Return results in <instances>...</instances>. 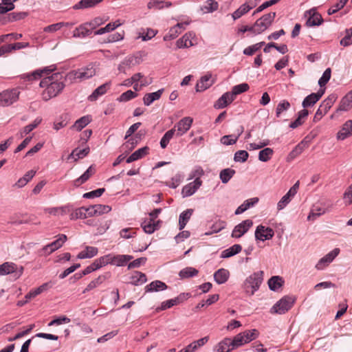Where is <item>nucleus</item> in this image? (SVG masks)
I'll use <instances>...</instances> for the list:
<instances>
[{
	"label": "nucleus",
	"mask_w": 352,
	"mask_h": 352,
	"mask_svg": "<svg viewBox=\"0 0 352 352\" xmlns=\"http://www.w3.org/2000/svg\"><path fill=\"white\" fill-rule=\"evenodd\" d=\"M202 181L200 178H196L193 182L184 186L182 190V194L184 197L192 195L201 186Z\"/></svg>",
	"instance_id": "15"
},
{
	"label": "nucleus",
	"mask_w": 352,
	"mask_h": 352,
	"mask_svg": "<svg viewBox=\"0 0 352 352\" xmlns=\"http://www.w3.org/2000/svg\"><path fill=\"white\" fill-rule=\"evenodd\" d=\"M241 333L242 334L246 344L257 338L259 334L258 331L255 329L246 330Z\"/></svg>",
	"instance_id": "46"
},
{
	"label": "nucleus",
	"mask_w": 352,
	"mask_h": 352,
	"mask_svg": "<svg viewBox=\"0 0 352 352\" xmlns=\"http://www.w3.org/2000/svg\"><path fill=\"white\" fill-rule=\"evenodd\" d=\"M263 272L259 271L254 272L249 276L244 282V287L246 292H250L249 288L251 289L250 295H253L256 292L263 282Z\"/></svg>",
	"instance_id": "2"
},
{
	"label": "nucleus",
	"mask_w": 352,
	"mask_h": 352,
	"mask_svg": "<svg viewBox=\"0 0 352 352\" xmlns=\"http://www.w3.org/2000/svg\"><path fill=\"white\" fill-rule=\"evenodd\" d=\"M141 227L143 230L147 234H152L155 230H157V226H155L154 221L153 219H146L144 220L141 223Z\"/></svg>",
	"instance_id": "43"
},
{
	"label": "nucleus",
	"mask_w": 352,
	"mask_h": 352,
	"mask_svg": "<svg viewBox=\"0 0 352 352\" xmlns=\"http://www.w3.org/2000/svg\"><path fill=\"white\" fill-rule=\"evenodd\" d=\"M103 0H80L78 3L73 6L74 10L87 9L93 8Z\"/></svg>",
	"instance_id": "32"
},
{
	"label": "nucleus",
	"mask_w": 352,
	"mask_h": 352,
	"mask_svg": "<svg viewBox=\"0 0 352 352\" xmlns=\"http://www.w3.org/2000/svg\"><path fill=\"white\" fill-rule=\"evenodd\" d=\"M27 16V13L24 12H12L6 16L5 19L6 22H13L24 19Z\"/></svg>",
	"instance_id": "49"
},
{
	"label": "nucleus",
	"mask_w": 352,
	"mask_h": 352,
	"mask_svg": "<svg viewBox=\"0 0 352 352\" xmlns=\"http://www.w3.org/2000/svg\"><path fill=\"white\" fill-rule=\"evenodd\" d=\"M294 303V298L292 296H284L279 300L271 309V313L284 314L288 311Z\"/></svg>",
	"instance_id": "5"
},
{
	"label": "nucleus",
	"mask_w": 352,
	"mask_h": 352,
	"mask_svg": "<svg viewBox=\"0 0 352 352\" xmlns=\"http://www.w3.org/2000/svg\"><path fill=\"white\" fill-rule=\"evenodd\" d=\"M19 94L20 91L18 89H8L0 93V106L11 105L18 100Z\"/></svg>",
	"instance_id": "7"
},
{
	"label": "nucleus",
	"mask_w": 352,
	"mask_h": 352,
	"mask_svg": "<svg viewBox=\"0 0 352 352\" xmlns=\"http://www.w3.org/2000/svg\"><path fill=\"white\" fill-rule=\"evenodd\" d=\"M164 92V89H160L155 92L146 94L143 97V103L146 106H150L154 101L159 100Z\"/></svg>",
	"instance_id": "25"
},
{
	"label": "nucleus",
	"mask_w": 352,
	"mask_h": 352,
	"mask_svg": "<svg viewBox=\"0 0 352 352\" xmlns=\"http://www.w3.org/2000/svg\"><path fill=\"white\" fill-rule=\"evenodd\" d=\"M234 98L230 93V91H228L225 94H223L214 103V107L215 109H223L226 107H227L228 104L231 103L232 101H234Z\"/></svg>",
	"instance_id": "19"
},
{
	"label": "nucleus",
	"mask_w": 352,
	"mask_h": 352,
	"mask_svg": "<svg viewBox=\"0 0 352 352\" xmlns=\"http://www.w3.org/2000/svg\"><path fill=\"white\" fill-rule=\"evenodd\" d=\"M70 120V116L68 113H64L60 116L58 120L54 123V129L56 131L67 125Z\"/></svg>",
	"instance_id": "39"
},
{
	"label": "nucleus",
	"mask_w": 352,
	"mask_h": 352,
	"mask_svg": "<svg viewBox=\"0 0 352 352\" xmlns=\"http://www.w3.org/2000/svg\"><path fill=\"white\" fill-rule=\"evenodd\" d=\"M231 343H232V347L234 349L246 344L245 342V340L241 333L237 334L236 336H235L234 337V338L232 340H231Z\"/></svg>",
	"instance_id": "59"
},
{
	"label": "nucleus",
	"mask_w": 352,
	"mask_h": 352,
	"mask_svg": "<svg viewBox=\"0 0 352 352\" xmlns=\"http://www.w3.org/2000/svg\"><path fill=\"white\" fill-rule=\"evenodd\" d=\"M327 211V208L325 204L322 203L320 205H314L311 208L308 217L307 219L309 221H314L320 215L324 214Z\"/></svg>",
	"instance_id": "16"
},
{
	"label": "nucleus",
	"mask_w": 352,
	"mask_h": 352,
	"mask_svg": "<svg viewBox=\"0 0 352 352\" xmlns=\"http://www.w3.org/2000/svg\"><path fill=\"white\" fill-rule=\"evenodd\" d=\"M96 74L95 69L92 65H89L87 67H82L78 70H74L69 72L67 74V78L69 80H75L79 78L80 80H86L92 76Z\"/></svg>",
	"instance_id": "4"
},
{
	"label": "nucleus",
	"mask_w": 352,
	"mask_h": 352,
	"mask_svg": "<svg viewBox=\"0 0 352 352\" xmlns=\"http://www.w3.org/2000/svg\"><path fill=\"white\" fill-rule=\"evenodd\" d=\"M188 23H179L173 28H171L168 34L164 36V41H170L175 38L182 32V30L185 28V25Z\"/></svg>",
	"instance_id": "20"
},
{
	"label": "nucleus",
	"mask_w": 352,
	"mask_h": 352,
	"mask_svg": "<svg viewBox=\"0 0 352 352\" xmlns=\"http://www.w3.org/2000/svg\"><path fill=\"white\" fill-rule=\"evenodd\" d=\"M229 276V271L224 268L218 270L214 274V279L215 282L219 285L225 283L228 280Z\"/></svg>",
	"instance_id": "26"
},
{
	"label": "nucleus",
	"mask_w": 352,
	"mask_h": 352,
	"mask_svg": "<svg viewBox=\"0 0 352 352\" xmlns=\"http://www.w3.org/2000/svg\"><path fill=\"white\" fill-rule=\"evenodd\" d=\"M309 14V17L306 21L307 26H318L322 23V17L320 14L316 12L315 8L307 11L306 14Z\"/></svg>",
	"instance_id": "14"
},
{
	"label": "nucleus",
	"mask_w": 352,
	"mask_h": 352,
	"mask_svg": "<svg viewBox=\"0 0 352 352\" xmlns=\"http://www.w3.org/2000/svg\"><path fill=\"white\" fill-rule=\"evenodd\" d=\"M190 34L188 35L186 34L181 38L178 39L176 42L177 48L189 47L192 45V41L190 40Z\"/></svg>",
	"instance_id": "48"
},
{
	"label": "nucleus",
	"mask_w": 352,
	"mask_h": 352,
	"mask_svg": "<svg viewBox=\"0 0 352 352\" xmlns=\"http://www.w3.org/2000/svg\"><path fill=\"white\" fill-rule=\"evenodd\" d=\"M133 256L131 255L118 254L113 255V265L117 266H123L127 263L129 261L133 259Z\"/></svg>",
	"instance_id": "37"
},
{
	"label": "nucleus",
	"mask_w": 352,
	"mask_h": 352,
	"mask_svg": "<svg viewBox=\"0 0 352 352\" xmlns=\"http://www.w3.org/2000/svg\"><path fill=\"white\" fill-rule=\"evenodd\" d=\"M138 96V94L135 91H133L131 90H128L124 93H122L120 98H118L120 102H127L133 98H135Z\"/></svg>",
	"instance_id": "60"
},
{
	"label": "nucleus",
	"mask_w": 352,
	"mask_h": 352,
	"mask_svg": "<svg viewBox=\"0 0 352 352\" xmlns=\"http://www.w3.org/2000/svg\"><path fill=\"white\" fill-rule=\"evenodd\" d=\"M273 153L274 151L272 148H265L259 152L258 160L261 162H266L270 160Z\"/></svg>",
	"instance_id": "50"
},
{
	"label": "nucleus",
	"mask_w": 352,
	"mask_h": 352,
	"mask_svg": "<svg viewBox=\"0 0 352 352\" xmlns=\"http://www.w3.org/2000/svg\"><path fill=\"white\" fill-rule=\"evenodd\" d=\"M231 339L225 338L213 347V352H230L233 350Z\"/></svg>",
	"instance_id": "17"
},
{
	"label": "nucleus",
	"mask_w": 352,
	"mask_h": 352,
	"mask_svg": "<svg viewBox=\"0 0 352 352\" xmlns=\"http://www.w3.org/2000/svg\"><path fill=\"white\" fill-rule=\"evenodd\" d=\"M318 100L314 93L307 96L302 101V105L304 108H307L314 106Z\"/></svg>",
	"instance_id": "54"
},
{
	"label": "nucleus",
	"mask_w": 352,
	"mask_h": 352,
	"mask_svg": "<svg viewBox=\"0 0 352 352\" xmlns=\"http://www.w3.org/2000/svg\"><path fill=\"white\" fill-rule=\"evenodd\" d=\"M193 119L190 117H184L180 120L174 126L176 129V135L180 137L186 133L191 127Z\"/></svg>",
	"instance_id": "12"
},
{
	"label": "nucleus",
	"mask_w": 352,
	"mask_h": 352,
	"mask_svg": "<svg viewBox=\"0 0 352 352\" xmlns=\"http://www.w3.org/2000/svg\"><path fill=\"white\" fill-rule=\"evenodd\" d=\"M274 235V232L271 228H266L262 225L257 226L255 231V238L256 240L264 241L271 239Z\"/></svg>",
	"instance_id": "13"
},
{
	"label": "nucleus",
	"mask_w": 352,
	"mask_h": 352,
	"mask_svg": "<svg viewBox=\"0 0 352 352\" xmlns=\"http://www.w3.org/2000/svg\"><path fill=\"white\" fill-rule=\"evenodd\" d=\"M331 70L330 68H327L323 72L321 78L318 80V85L322 87L324 86L331 78Z\"/></svg>",
	"instance_id": "61"
},
{
	"label": "nucleus",
	"mask_w": 352,
	"mask_h": 352,
	"mask_svg": "<svg viewBox=\"0 0 352 352\" xmlns=\"http://www.w3.org/2000/svg\"><path fill=\"white\" fill-rule=\"evenodd\" d=\"M175 131L176 129H171L165 133L160 140V146L162 148H165L167 146L170 140L173 138Z\"/></svg>",
	"instance_id": "47"
},
{
	"label": "nucleus",
	"mask_w": 352,
	"mask_h": 352,
	"mask_svg": "<svg viewBox=\"0 0 352 352\" xmlns=\"http://www.w3.org/2000/svg\"><path fill=\"white\" fill-rule=\"evenodd\" d=\"M120 236L124 239H129L136 236V232L132 228H123L120 231Z\"/></svg>",
	"instance_id": "55"
},
{
	"label": "nucleus",
	"mask_w": 352,
	"mask_h": 352,
	"mask_svg": "<svg viewBox=\"0 0 352 352\" xmlns=\"http://www.w3.org/2000/svg\"><path fill=\"white\" fill-rule=\"evenodd\" d=\"M352 135V120L346 121L342 126L341 130L337 134V138L344 140Z\"/></svg>",
	"instance_id": "22"
},
{
	"label": "nucleus",
	"mask_w": 352,
	"mask_h": 352,
	"mask_svg": "<svg viewBox=\"0 0 352 352\" xmlns=\"http://www.w3.org/2000/svg\"><path fill=\"white\" fill-rule=\"evenodd\" d=\"M345 33V36L340 41V45L346 47L352 44V27L346 29Z\"/></svg>",
	"instance_id": "53"
},
{
	"label": "nucleus",
	"mask_w": 352,
	"mask_h": 352,
	"mask_svg": "<svg viewBox=\"0 0 352 352\" xmlns=\"http://www.w3.org/2000/svg\"><path fill=\"white\" fill-rule=\"evenodd\" d=\"M249 154L246 151L240 150L234 153V160L236 162H245L247 161Z\"/></svg>",
	"instance_id": "56"
},
{
	"label": "nucleus",
	"mask_w": 352,
	"mask_h": 352,
	"mask_svg": "<svg viewBox=\"0 0 352 352\" xmlns=\"http://www.w3.org/2000/svg\"><path fill=\"white\" fill-rule=\"evenodd\" d=\"M258 201L259 199L258 197H253L245 200L241 206H239L236 209L234 214L236 215L242 214L248 209L254 206L258 202Z\"/></svg>",
	"instance_id": "23"
},
{
	"label": "nucleus",
	"mask_w": 352,
	"mask_h": 352,
	"mask_svg": "<svg viewBox=\"0 0 352 352\" xmlns=\"http://www.w3.org/2000/svg\"><path fill=\"white\" fill-rule=\"evenodd\" d=\"M146 276L144 273L135 271L130 277V283L133 285H140L146 283Z\"/></svg>",
	"instance_id": "36"
},
{
	"label": "nucleus",
	"mask_w": 352,
	"mask_h": 352,
	"mask_svg": "<svg viewBox=\"0 0 352 352\" xmlns=\"http://www.w3.org/2000/svg\"><path fill=\"white\" fill-rule=\"evenodd\" d=\"M253 226V222L250 219H246L236 225L231 234L232 238L239 239L244 235L249 229Z\"/></svg>",
	"instance_id": "10"
},
{
	"label": "nucleus",
	"mask_w": 352,
	"mask_h": 352,
	"mask_svg": "<svg viewBox=\"0 0 352 352\" xmlns=\"http://www.w3.org/2000/svg\"><path fill=\"white\" fill-rule=\"evenodd\" d=\"M336 100L337 96L336 94H331L322 101L315 113L314 122L319 121L327 113Z\"/></svg>",
	"instance_id": "6"
},
{
	"label": "nucleus",
	"mask_w": 352,
	"mask_h": 352,
	"mask_svg": "<svg viewBox=\"0 0 352 352\" xmlns=\"http://www.w3.org/2000/svg\"><path fill=\"white\" fill-rule=\"evenodd\" d=\"M96 216L108 213L111 211V208L108 205L96 204L94 205Z\"/></svg>",
	"instance_id": "62"
},
{
	"label": "nucleus",
	"mask_w": 352,
	"mask_h": 352,
	"mask_svg": "<svg viewBox=\"0 0 352 352\" xmlns=\"http://www.w3.org/2000/svg\"><path fill=\"white\" fill-rule=\"evenodd\" d=\"M193 213L192 209H187L183 211L179 217V228L180 230H183L190 220Z\"/></svg>",
	"instance_id": "33"
},
{
	"label": "nucleus",
	"mask_w": 352,
	"mask_h": 352,
	"mask_svg": "<svg viewBox=\"0 0 352 352\" xmlns=\"http://www.w3.org/2000/svg\"><path fill=\"white\" fill-rule=\"evenodd\" d=\"M105 191L104 188H98L95 190H92L91 192H86L83 195V197L86 199H92L95 197H100L103 192Z\"/></svg>",
	"instance_id": "63"
},
{
	"label": "nucleus",
	"mask_w": 352,
	"mask_h": 352,
	"mask_svg": "<svg viewBox=\"0 0 352 352\" xmlns=\"http://www.w3.org/2000/svg\"><path fill=\"white\" fill-rule=\"evenodd\" d=\"M91 118L89 116H85L77 120L75 123L72 126V129H76L77 131H81L90 122Z\"/></svg>",
	"instance_id": "38"
},
{
	"label": "nucleus",
	"mask_w": 352,
	"mask_h": 352,
	"mask_svg": "<svg viewBox=\"0 0 352 352\" xmlns=\"http://www.w3.org/2000/svg\"><path fill=\"white\" fill-rule=\"evenodd\" d=\"M239 139V135L234 134L224 135L221 138V143L224 145H232L235 144Z\"/></svg>",
	"instance_id": "57"
},
{
	"label": "nucleus",
	"mask_w": 352,
	"mask_h": 352,
	"mask_svg": "<svg viewBox=\"0 0 352 352\" xmlns=\"http://www.w3.org/2000/svg\"><path fill=\"white\" fill-rule=\"evenodd\" d=\"M340 252V250L339 248H334L332 251L329 252L318 261L316 265V268L318 270H324L335 259V258L339 254Z\"/></svg>",
	"instance_id": "11"
},
{
	"label": "nucleus",
	"mask_w": 352,
	"mask_h": 352,
	"mask_svg": "<svg viewBox=\"0 0 352 352\" xmlns=\"http://www.w3.org/2000/svg\"><path fill=\"white\" fill-rule=\"evenodd\" d=\"M145 292H155L167 289V285L162 281L154 280L145 287Z\"/></svg>",
	"instance_id": "29"
},
{
	"label": "nucleus",
	"mask_w": 352,
	"mask_h": 352,
	"mask_svg": "<svg viewBox=\"0 0 352 352\" xmlns=\"http://www.w3.org/2000/svg\"><path fill=\"white\" fill-rule=\"evenodd\" d=\"M56 69L55 65L38 69L30 74L21 75V78L28 81L38 79L42 76H47L40 82V87L45 88L42 93V98L47 101L50 99L58 96L65 87V80L67 75L64 76L61 72H56L48 76L51 72Z\"/></svg>",
	"instance_id": "1"
},
{
	"label": "nucleus",
	"mask_w": 352,
	"mask_h": 352,
	"mask_svg": "<svg viewBox=\"0 0 352 352\" xmlns=\"http://www.w3.org/2000/svg\"><path fill=\"white\" fill-rule=\"evenodd\" d=\"M198 272V270L195 268L192 267H187L182 269L179 272V276L182 279L188 278L197 276Z\"/></svg>",
	"instance_id": "44"
},
{
	"label": "nucleus",
	"mask_w": 352,
	"mask_h": 352,
	"mask_svg": "<svg viewBox=\"0 0 352 352\" xmlns=\"http://www.w3.org/2000/svg\"><path fill=\"white\" fill-rule=\"evenodd\" d=\"M95 173V168L93 165L90 166L87 170L78 178L74 181V185L76 187L85 183L90 177Z\"/></svg>",
	"instance_id": "28"
},
{
	"label": "nucleus",
	"mask_w": 352,
	"mask_h": 352,
	"mask_svg": "<svg viewBox=\"0 0 352 352\" xmlns=\"http://www.w3.org/2000/svg\"><path fill=\"white\" fill-rule=\"evenodd\" d=\"M87 215L86 214L85 207H80L76 209L74 213L72 214L71 219H86Z\"/></svg>",
	"instance_id": "64"
},
{
	"label": "nucleus",
	"mask_w": 352,
	"mask_h": 352,
	"mask_svg": "<svg viewBox=\"0 0 352 352\" xmlns=\"http://www.w3.org/2000/svg\"><path fill=\"white\" fill-rule=\"evenodd\" d=\"M92 30L87 23L81 24L73 32V36L76 38H85L91 34Z\"/></svg>",
	"instance_id": "18"
},
{
	"label": "nucleus",
	"mask_w": 352,
	"mask_h": 352,
	"mask_svg": "<svg viewBox=\"0 0 352 352\" xmlns=\"http://www.w3.org/2000/svg\"><path fill=\"white\" fill-rule=\"evenodd\" d=\"M212 75L206 74L201 78L196 85L197 91H203L212 85Z\"/></svg>",
	"instance_id": "21"
},
{
	"label": "nucleus",
	"mask_w": 352,
	"mask_h": 352,
	"mask_svg": "<svg viewBox=\"0 0 352 352\" xmlns=\"http://www.w3.org/2000/svg\"><path fill=\"white\" fill-rule=\"evenodd\" d=\"M41 122V119L36 118L32 123L25 126L23 131L21 133V137H23L24 135L28 134L33 131Z\"/></svg>",
	"instance_id": "58"
},
{
	"label": "nucleus",
	"mask_w": 352,
	"mask_h": 352,
	"mask_svg": "<svg viewBox=\"0 0 352 352\" xmlns=\"http://www.w3.org/2000/svg\"><path fill=\"white\" fill-rule=\"evenodd\" d=\"M290 107H291V104L287 100H283L280 101L278 104L276 109V117L279 118L280 116V114L283 111H287L290 108Z\"/></svg>",
	"instance_id": "52"
},
{
	"label": "nucleus",
	"mask_w": 352,
	"mask_h": 352,
	"mask_svg": "<svg viewBox=\"0 0 352 352\" xmlns=\"http://www.w3.org/2000/svg\"><path fill=\"white\" fill-rule=\"evenodd\" d=\"M67 241L65 234H59L58 238L51 243L45 245L41 250V254H50L63 246Z\"/></svg>",
	"instance_id": "8"
},
{
	"label": "nucleus",
	"mask_w": 352,
	"mask_h": 352,
	"mask_svg": "<svg viewBox=\"0 0 352 352\" xmlns=\"http://www.w3.org/2000/svg\"><path fill=\"white\" fill-rule=\"evenodd\" d=\"M219 4L214 0H207L204 5L201 7V10L204 13H210L218 9Z\"/></svg>",
	"instance_id": "40"
},
{
	"label": "nucleus",
	"mask_w": 352,
	"mask_h": 352,
	"mask_svg": "<svg viewBox=\"0 0 352 352\" xmlns=\"http://www.w3.org/2000/svg\"><path fill=\"white\" fill-rule=\"evenodd\" d=\"M256 6V3L249 5V3H245L242 4L236 11L232 14V18L234 20H236L242 16L243 14L249 12L251 9Z\"/></svg>",
	"instance_id": "30"
},
{
	"label": "nucleus",
	"mask_w": 352,
	"mask_h": 352,
	"mask_svg": "<svg viewBox=\"0 0 352 352\" xmlns=\"http://www.w3.org/2000/svg\"><path fill=\"white\" fill-rule=\"evenodd\" d=\"M23 267H20L18 270V267L13 263H4L0 265V275L4 276L10 274H14L15 278H19L23 273Z\"/></svg>",
	"instance_id": "9"
},
{
	"label": "nucleus",
	"mask_w": 352,
	"mask_h": 352,
	"mask_svg": "<svg viewBox=\"0 0 352 352\" xmlns=\"http://www.w3.org/2000/svg\"><path fill=\"white\" fill-rule=\"evenodd\" d=\"M109 276V274L108 273L104 275L99 276L98 278L91 280L87 285V287L83 290L82 293L85 294L97 287L98 286L101 285L106 279H107Z\"/></svg>",
	"instance_id": "31"
},
{
	"label": "nucleus",
	"mask_w": 352,
	"mask_h": 352,
	"mask_svg": "<svg viewBox=\"0 0 352 352\" xmlns=\"http://www.w3.org/2000/svg\"><path fill=\"white\" fill-rule=\"evenodd\" d=\"M283 280L281 277L278 276H272L268 280L269 288L272 291L278 290L283 285Z\"/></svg>",
	"instance_id": "42"
},
{
	"label": "nucleus",
	"mask_w": 352,
	"mask_h": 352,
	"mask_svg": "<svg viewBox=\"0 0 352 352\" xmlns=\"http://www.w3.org/2000/svg\"><path fill=\"white\" fill-rule=\"evenodd\" d=\"M276 17V12H271L264 14L256 20L254 24V28L256 30V34H261L266 30L272 23Z\"/></svg>",
	"instance_id": "3"
},
{
	"label": "nucleus",
	"mask_w": 352,
	"mask_h": 352,
	"mask_svg": "<svg viewBox=\"0 0 352 352\" xmlns=\"http://www.w3.org/2000/svg\"><path fill=\"white\" fill-rule=\"evenodd\" d=\"M226 223L223 221H219L214 223L210 229L211 231L205 233L206 235H210L213 233H217L226 228Z\"/></svg>",
	"instance_id": "51"
},
{
	"label": "nucleus",
	"mask_w": 352,
	"mask_h": 352,
	"mask_svg": "<svg viewBox=\"0 0 352 352\" xmlns=\"http://www.w3.org/2000/svg\"><path fill=\"white\" fill-rule=\"evenodd\" d=\"M111 82H106L98 88H96L94 92L89 96V100L90 101H95L98 99V98L103 94H104L107 90L110 88Z\"/></svg>",
	"instance_id": "27"
},
{
	"label": "nucleus",
	"mask_w": 352,
	"mask_h": 352,
	"mask_svg": "<svg viewBox=\"0 0 352 352\" xmlns=\"http://www.w3.org/2000/svg\"><path fill=\"white\" fill-rule=\"evenodd\" d=\"M242 250V247L239 244H234L228 249L224 250L221 253V257L223 258H230L239 253Z\"/></svg>",
	"instance_id": "35"
},
{
	"label": "nucleus",
	"mask_w": 352,
	"mask_h": 352,
	"mask_svg": "<svg viewBox=\"0 0 352 352\" xmlns=\"http://www.w3.org/2000/svg\"><path fill=\"white\" fill-rule=\"evenodd\" d=\"M352 108V89L341 100L337 111H346Z\"/></svg>",
	"instance_id": "24"
},
{
	"label": "nucleus",
	"mask_w": 352,
	"mask_h": 352,
	"mask_svg": "<svg viewBox=\"0 0 352 352\" xmlns=\"http://www.w3.org/2000/svg\"><path fill=\"white\" fill-rule=\"evenodd\" d=\"M250 87L248 83H241L237 85H235L232 87V91L230 92L234 99H235V97L241 94L243 92L247 91L249 89Z\"/></svg>",
	"instance_id": "45"
},
{
	"label": "nucleus",
	"mask_w": 352,
	"mask_h": 352,
	"mask_svg": "<svg viewBox=\"0 0 352 352\" xmlns=\"http://www.w3.org/2000/svg\"><path fill=\"white\" fill-rule=\"evenodd\" d=\"M235 173L234 169L230 168L223 169L219 173V178L223 184H227L234 175Z\"/></svg>",
	"instance_id": "41"
},
{
	"label": "nucleus",
	"mask_w": 352,
	"mask_h": 352,
	"mask_svg": "<svg viewBox=\"0 0 352 352\" xmlns=\"http://www.w3.org/2000/svg\"><path fill=\"white\" fill-rule=\"evenodd\" d=\"M98 248L94 246H86L85 250L77 255V258H91L98 254Z\"/></svg>",
	"instance_id": "34"
}]
</instances>
